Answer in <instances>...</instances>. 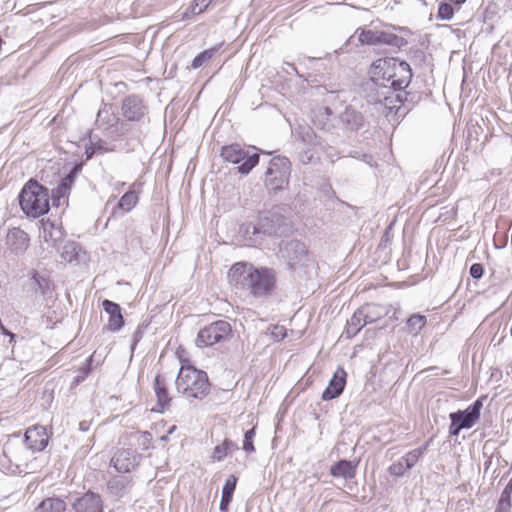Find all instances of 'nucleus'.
Masks as SVG:
<instances>
[{
  "instance_id": "7ed1b4c3",
  "label": "nucleus",
  "mask_w": 512,
  "mask_h": 512,
  "mask_svg": "<svg viewBox=\"0 0 512 512\" xmlns=\"http://www.w3.org/2000/svg\"><path fill=\"white\" fill-rule=\"evenodd\" d=\"M22 211L32 218L46 214L49 209V190L37 181L30 179L22 188L19 195Z\"/></svg>"
},
{
  "instance_id": "39448f33",
  "label": "nucleus",
  "mask_w": 512,
  "mask_h": 512,
  "mask_svg": "<svg viewBox=\"0 0 512 512\" xmlns=\"http://www.w3.org/2000/svg\"><path fill=\"white\" fill-rule=\"evenodd\" d=\"M404 98L406 99L402 93L392 91L386 85L378 86L374 83L367 95V102L391 121L390 117L395 116L400 110Z\"/></svg>"
},
{
  "instance_id": "603ef678",
  "label": "nucleus",
  "mask_w": 512,
  "mask_h": 512,
  "mask_svg": "<svg viewBox=\"0 0 512 512\" xmlns=\"http://www.w3.org/2000/svg\"><path fill=\"white\" fill-rule=\"evenodd\" d=\"M469 274L473 279H480L484 274V268L480 263H474L469 269Z\"/></svg>"
},
{
  "instance_id": "412c9836",
  "label": "nucleus",
  "mask_w": 512,
  "mask_h": 512,
  "mask_svg": "<svg viewBox=\"0 0 512 512\" xmlns=\"http://www.w3.org/2000/svg\"><path fill=\"white\" fill-rule=\"evenodd\" d=\"M293 135L303 144L308 146H318L322 151H326V146L323 142L317 137L314 130L307 125H298L293 128Z\"/></svg>"
},
{
  "instance_id": "f8f14e48",
  "label": "nucleus",
  "mask_w": 512,
  "mask_h": 512,
  "mask_svg": "<svg viewBox=\"0 0 512 512\" xmlns=\"http://www.w3.org/2000/svg\"><path fill=\"white\" fill-rule=\"evenodd\" d=\"M14 442L23 444L25 452L30 450L31 453L40 452L44 450L49 442L47 430L43 426H33L26 430L24 440H19V435H14Z\"/></svg>"
},
{
  "instance_id": "8fccbe9b",
  "label": "nucleus",
  "mask_w": 512,
  "mask_h": 512,
  "mask_svg": "<svg viewBox=\"0 0 512 512\" xmlns=\"http://www.w3.org/2000/svg\"><path fill=\"white\" fill-rule=\"evenodd\" d=\"M287 336V330L284 326L275 325L271 329V337L275 341H281Z\"/></svg>"
},
{
  "instance_id": "bf43d9fd",
  "label": "nucleus",
  "mask_w": 512,
  "mask_h": 512,
  "mask_svg": "<svg viewBox=\"0 0 512 512\" xmlns=\"http://www.w3.org/2000/svg\"><path fill=\"white\" fill-rule=\"evenodd\" d=\"M175 430H176V426H175V425L171 426V427L168 429V431H167V435L172 434Z\"/></svg>"
},
{
  "instance_id": "2f4dec72",
  "label": "nucleus",
  "mask_w": 512,
  "mask_h": 512,
  "mask_svg": "<svg viewBox=\"0 0 512 512\" xmlns=\"http://www.w3.org/2000/svg\"><path fill=\"white\" fill-rule=\"evenodd\" d=\"M239 450V446L236 442L226 438L221 444L217 445L212 454V459L214 461L220 462L224 460L225 457L231 455L235 451Z\"/></svg>"
},
{
  "instance_id": "cd10ccee",
  "label": "nucleus",
  "mask_w": 512,
  "mask_h": 512,
  "mask_svg": "<svg viewBox=\"0 0 512 512\" xmlns=\"http://www.w3.org/2000/svg\"><path fill=\"white\" fill-rule=\"evenodd\" d=\"M366 325L367 323L363 317L362 311L357 309L347 321L343 335H345L346 338H352L356 336Z\"/></svg>"
},
{
  "instance_id": "aec40b11",
  "label": "nucleus",
  "mask_w": 512,
  "mask_h": 512,
  "mask_svg": "<svg viewBox=\"0 0 512 512\" xmlns=\"http://www.w3.org/2000/svg\"><path fill=\"white\" fill-rule=\"evenodd\" d=\"M29 237L20 228H13L7 234L6 243L15 254L23 253L28 247Z\"/></svg>"
},
{
  "instance_id": "79ce46f5",
  "label": "nucleus",
  "mask_w": 512,
  "mask_h": 512,
  "mask_svg": "<svg viewBox=\"0 0 512 512\" xmlns=\"http://www.w3.org/2000/svg\"><path fill=\"white\" fill-rule=\"evenodd\" d=\"M76 173L77 169L74 168L73 171H71L66 177H64L61 180L60 184L56 189V193L58 196L63 197L66 194V192L70 189Z\"/></svg>"
},
{
  "instance_id": "ea45409f",
  "label": "nucleus",
  "mask_w": 512,
  "mask_h": 512,
  "mask_svg": "<svg viewBox=\"0 0 512 512\" xmlns=\"http://www.w3.org/2000/svg\"><path fill=\"white\" fill-rule=\"evenodd\" d=\"M426 324V317L421 314H413L407 320V327L411 333L417 334Z\"/></svg>"
},
{
  "instance_id": "de8ad7c7",
  "label": "nucleus",
  "mask_w": 512,
  "mask_h": 512,
  "mask_svg": "<svg viewBox=\"0 0 512 512\" xmlns=\"http://www.w3.org/2000/svg\"><path fill=\"white\" fill-rule=\"evenodd\" d=\"M406 471H408V468L405 467V464L403 463L401 458L394 462L393 464H391L388 468V472L396 477L403 476Z\"/></svg>"
},
{
  "instance_id": "393cba45",
  "label": "nucleus",
  "mask_w": 512,
  "mask_h": 512,
  "mask_svg": "<svg viewBox=\"0 0 512 512\" xmlns=\"http://www.w3.org/2000/svg\"><path fill=\"white\" fill-rule=\"evenodd\" d=\"M358 462L339 460L330 467V474L333 477H342L346 480L353 479L356 475Z\"/></svg>"
},
{
  "instance_id": "a19ab883",
  "label": "nucleus",
  "mask_w": 512,
  "mask_h": 512,
  "mask_svg": "<svg viewBox=\"0 0 512 512\" xmlns=\"http://www.w3.org/2000/svg\"><path fill=\"white\" fill-rule=\"evenodd\" d=\"M217 50L218 49L216 47H213L199 53L192 61V68L198 69L202 67L206 62H208L213 57Z\"/></svg>"
},
{
  "instance_id": "680f3d73",
  "label": "nucleus",
  "mask_w": 512,
  "mask_h": 512,
  "mask_svg": "<svg viewBox=\"0 0 512 512\" xmlns=\"http://www.w3.org/2000/svg\"><path fill=\"white\" fill-rule=\"evenodd\" d=\"M325 111L330 114V109L329 108H325Z\"/></svg>"
},
{
  "instance_id": "864d4df0",
  "label": "nucleus",
  "mask_w": 512,
  "mask_h": 512,
  "mask_svg": "<svg viewBox=\"0 0 512 512\" xmlns=\"http://www.w3.org/2000/svg\"><path fill=\"white\" fill-rule=\"evenodd\" d=\"M314 158V154L313 152L311 151V149H307V150H303L300 154H299V160L302 164H309L312 162Z\"/></svg>"
},
{
  "instance_id": "c85d7f7f",
  "label": "nucleus",
  "mask_w": 512,
  "mask_h": 512,
  "mask_svg": "<svg viewBox=\"0 0 512 512\" xmlns=\"http://www.w3.org/2000/svg\"><path fill=\"white\" fill-rule=\"evenodd\" d=\"M154 390L157 396L158 406L161 408L159 411H162L170 405L171 398L168 394L166 381L161 375H157L154 379Z\"/></svg>"
},
{
  "instance_id": "13d9d810",
  "label": "nucleus",
  "mask_w": 512,
  "mask_h": 512,
  "mask_svg": "<svg viewBox=\"0 0 512 512\" xmlns=\"http://www.w3.org/2000/svg\"><path fill=\"white\" fill-rule=\"evenodd\" d=\"M93 154H94V150H92L90 152L88 148L86 149V157H87V159L91 158Z\"/></svg>"
},
{
  "instance_id": "3c124183",
  "label": "nucleus",
  "mask_w": 512,
  "mask_h": 512,
  "mask_svg": "<svg viewBox=\"0 0 512 512\" xmlns=\"http://www.w3.org/2000/svg\"><path fill=\"white\" fill-rule=\"evenodd\" d=\"M250 226H255V224H252V223L245 224L241 228V231H242L244 237L248 238L251 241L252 245H256L259 242L257 239L253 238V236H255V235L252 233V228H249ZM256 236L259 237L260 235H256Z\"/></svg>"
},
{
  "instance_id": "a18cd8bd",
  "label": "nucleus",
  "mask_w": 512,
  "mask_h": 512,
  "mask_svg": "<svg viewBox=\"0 0 512 512\" xmlns=\"http://www.w3.org/2000/svg\"><path fill=\"white\" fill-rule=\"evenodd\" d=\"M512 508L511 495L502 492L497 503L495 512H510Z\"/></svg>"
},
{
  "instance_id": "7c9ffc66",
  "label": "nucleus",
  "mask_w": 512,
  "mask_h": 512,
  "mask_svg": "<svg viewBox=\"0 0 512 512\" xmlns=\"http://www.w3.org/2000/svg\"><path fill=\"white\" fill-rule=\"evenodd\" d=\"M237 478L234 475L229 476L222 488V496L220 501V510L226 512L229 504L232 501L233 494L236 488Z\"/></svg>"
},
{
  "instance_id": "49530a36",
  "label": "nucleus",
  "mask_w": 512,
  "mask_h": 512,
  "mask_svg": "<svg viewBox=\"0 0 512 512\" xmlns=\"http://www.w3.org/2000/svg\"><path fill=\"white\" fill-rule=\"evenodd\" d=\"M134 437L137 440L139 446H141L144 450L149 449L152 442V434L148 431L137 432Z\"/></svg>"
},
{
  "instance_id": "b1692460",
  "label": "nucleus",
  "mask_w": 512,
  "mask_h": 512,
  "mask_svg": "<svg viewBox=\"0 0 512 512\" xmlns=\"http://www.w3.org/2000/svg\"><path fill=\"white\" fill-rule=\"evenodd\" d=\"M340 120L346 129L350 131L359 130L364 124L363 115L351 106L346 107L340 115Z\"/></svg>"
},
{
  "instance_id": "c9c22d12",
  "label": "nucleus",
  "mask_w": 512,
  "mask_h": 512,
  "mask_svg": "<svg viewBox=\"0 0 512 512\" xmlns=\"http://www.w3.org/2000/svg\"><path fill=\"white\" fill-rule=\"evenodd\" d=\"M379 44H384L400 49L406 46L408 44V41L405 38L400 37L394 33L380 31Z\"/></svg>"
},
{
  "instance_id": "9b49d317",
  "label": "nucleus",
  "mask_w": 512,
  "mask_h": 512,
  "mask_svg": "<svg viewBox=\"0 0 512 512\" xmlns=\"http://www.w3.org/2000/svg\"><path fill=\"white\" fill-rule=\"evenodd\" d=\"M232 333L229 322L218 320L202 328L197 335L195 343L198 347H209L227 340Z\"/></svg>"
},
{
  "instance_id": "0eeeda50",
  "label": "nucleus",
  "mask_w": 512,
  "mask_h": 512,
  "mask_svg": "<svg viewBox=\"0 0 512 512\" xmlns=\"http://www.w3.org/2000/svg\"><path fill=\"white\" fill-rule=\"evenodd\" d=\"M27 459L23 444L10 439L0 456V470L11 475L27 473Z\"/></svg>"
},
{
  "instance_id": "20e7f679",
  "label": "nucleus",
  "mask_w": 512,
  "mask_h": 512,
  "mask_svg": "<svg viewBox=\"0 0 512 512\" xmlns=\"http://www.w3.org/2000/svg\"><path fill=\"white\" fill-rule=\"evenodd\" d=\"M177 391L187 398L203 399L210 389L206 372L193 366H182L176 379Z\"/></svg>"
},
{
  "instance_id": "e433bc0d",
  "label": "nucleus",
  "mask_w": 512,
  "mask_h": 512,
  "mask_svg": "<svg viewBox=\"0 0 512 512\" xmlns=\"http://www.w3.org/2000/svg\"><path fill=\"white\" fill-rule=\"evenodd\" d=\"M212 1L213 0H193L190 6L181 14V20H188L204 12Z\"/></svg>"
},
{
  "instance_id": "f3484780",
  "label": "nucleus",
  "mask_w": 512,
  "mask_h": 512,
  "mask_svg": "<svg viewBox=\"0 0 512 512\" xmlns=\"http://www.w3.org/2000/svg\"><path fill=\"white\" fill-rule=\"evenodd\" d=\"M40 237L47 245L51 246L55 250H59V245L62 244L64 240V233L61 227L56 226L53 222L47 220L42 221Z\"/></svg>"
},
{
  "instance_id": "72a5a7b5",
  "label": "nucleus",
  "mask_w": 512,
  "mask_h": 512,
  "mask_svg": "<svg viewBox=\"0 0 512 512\" xmlns=\"http://www.w3.org/2000/svg\"><path fill=\"white\" fill-rule=\"evenodd\" d=\"M29 287L35 294H40L42 296H46L51 292L50 281L38 273L33 274Z\"/></svg>"
},
{
  "instance_id": "423d86ee",
  "label": "nucleus",
  "mask_w": 512,
  "mask_h": 512,
  "mask_svg": "<svg viewBox=\"0 0 512 512\" xmlns=\"http://www.w3.org/2000/svg\"><path fill=\"white\" fill-rule=\"evenodd\" d=\"M279 256L288 267L294 271H304L315 268L316 262L306 245L299 240L282 241L279 246Z\"/></svg>"
},
{
  "instance_id": "dca6fc26",
  "label": "nucleus",
  "mask_w": 512,
  "mask_h": 512,
  "mask_svg": "<svg viewBox=\"0 0 512 512\" xmlns=\"http://www.w3.org/2000/svg\"><path fill=\"white\" fill-rule=\"evenodd\" d=\"M346 377V371L342 367H338L330 380L329 385L323 391L322 399L324 401H328L340 396L345 388Z\"/></svg>"
},
{
  "instance_id": "5fc2aeb1",
  "label": "nucleus",
  "mask_w": 512,
  "mask_h": 512,
  "mask_svg": "<svg viewBox=\"0 0 512 512\" xmlns=\"http://www.w3.org/2000/svg\"><path fill=\"white\" fill-rule=\"evenodd\" d=\"M90 428V422L84 420L79 423V430L82 432L88 431Z\"/></svg>"
},
{
  "instance_id": "c756f323",
  "label": "nucleus",
  "mask_w": 512,
  "mask_h": 512,
  "mask_svg": "<svg viewBox=\"0 0 512 512\" xmlns=\"http://www.w3.org/2000/svg\"><path fill=\"white\" fill-rule=\"evenodd\" d=\"M56 251L62 260L70 263L78 260L81 246L74 241L63 240L62 244L59 245V250Z\"/></svg>"
},
{
  "instance_id": "c03bdc74",
  "label": "nucleus",
  "mask_w": 512,
  "mask_h": 512,
  "mask_svg": "<svg viewBox=\"0 0 512 512\" xmlns=\"http://www.w3.org/2000/svg\"><path fill=\"white\" fill-rule=\"evenodd\" d=\"M255 435H256L255 428H251L245 432L242 449L246 453H253L255 451V447L253 444Z\"/></svg>"
},
{
  "instance_id": "a878e982",
  "label": "nucleus",
  "mask_w": 512,
  "mask_h": 512,
  "mask_svg": "<svg viewBox=\"0 0 512 512\" xmlns=\"http://www.w3.org/2000/svg\"><path fill=\"white\" fill-rule=\"evenodd\" d=\"M138 202V195L135 191H127L114 207L112 216H122L124 213L130 212Z\"/></svg>"
},
{
  "instance_id": "1a4fd4ad",
  "label": "nucleus",
  "mask_w": 512,
  "mask_h": 512,
  "mask_svg": "<svg viewBox=\"0 0 512 512\" xmlns=\"http://www.w3.org/2000/svg\"><path fill=\"white\" fill-rule=\"evenodd\" d=\"M291 163L283 156L273 157L265 172V186L274 192L284 189L289 183Z\"/></svg>"
},
{
  "instance_id": "bb28decb",
  "label": "nucleus",
  "mask_w": 512,
  "mask_h": 512,
  "mask_svg": "<svg viewBox=\"0 0 512 512\" xmlns=\"http://www.w3.org/2000/svg\"><path fill=\"white\" fill-rule=\"evenodd\" d=\"M118 121V118L111 105H103L99 109L96 117V125L99 128L108 129L114 126Z\"/></svg>"
},
{
  "instance_id": "4468645a",
  "label": "nucleus",
  "mask_w": 512,
  "mask_h": 512,
  "mask_svg": "<svg viewBox=\"0 0 512 512\" xmlns=\"http://www.w3.org/2000/svg\"><path fill=\"white\" fill-rule=\"evenodd\" d=\"M122 115L128 121H140L147 113V106L138 95H129L122 101Z\"/></svg>"
},
{
  "instance_id": "58836bf2",
  "label": "nucleus",
  "mask_w": 512,
  "mask_h": 512,
  "mask_svg": "<svg viewBox=\"0 0 512 512\" xmlns=\"http://www.w3.org/2000/svg\"><path fill=\"white\" fill-rule=\"evenodd\" d=\"M379 32L380 31H376V30L361 29L359 32L358 40L361 44L378 45L379 44Z\"/></svg>"
},
{
  "instance_id": "6e6552de",
  "label": "nucleus",
  "mask_w": 512,
  "mask_h": 512,
  "mask_svg": "<svg viewBox=\"0 0 512 512\" xmlns=\"http://www.w3.org/2000/svg\"><path fill=\"white\" fill-rule=\"evenodd\" d=\"M222 158L233 164H240L238 171L241 174H248L259 161V154L255 147L243 148L239 144H231L222 148Z\"/></svg>"
},
{
  "instance_id": "4d7b16f0",
  "label": "nucleus",
  "mask_w": 512,
  "mask_h": 512,
  "mask_svg": "<svg viewBox=\"0 0 512 512\" xmlns=\"http://www.w3.org/2000/svg\"><path fill=\"white\" fill-rule=\"evenodd\" d=\"M449 1L455 5H461L466 2V0H449Z\"/></svg>"
},
{
  "instance_id": "4c0bfd02",
  "label": "nucleus",
  "mask_w": 512,
  "mask_h": 512,
  "mask_svg": "<svg viewBox=\"0 0 512 512\" xmlns=\"http://www.w3.org/2000/svg\"><path fill=\"white\" fill-rule=\"evenodd\" d=\"M427 448V444L424 447L416 448L406 453L401 460L405 464V467L410 470L418 462L419 458L423 455Z\"/></svg>"
},
{
  "instance_id": "473e14b6",
  "label": "nucleus",
  "mask_w": 512,
  "mask_h": 512,
  "mask_svg": "<svg viewBox=\"0 0 512 512\" xmlns=\"http://www.w3.org/2000/svg\"><path fill=\"white\" fill-rule=\"evenodd\" d=\"M66 503L58 497H48L35 508V512H64Z\"/></svg>"
},
{
  "instance_id": "f704fd0d",
  "label": "nucleus",
  "mask_w": 512,
  "mask_h": 512,
  "mask_svg": "<svg viewBox=\"0 0 512 512\" xmlns=\"http://www.w3.org/2000/svg\"><path fill=\"white\" fill-rule=\"evenodd\" d=\"M367 324L381 319L385 314L384 308L376 304H366L359 308Z\"/></svg>"
},
{
  "instance_id": "6ab92c4d",
  "label": "nucleus",
  "mask_w": 512,
  "mask_h": 512,
  "mask_svg": "<svg viewBox=\"0 0 512 512\" xmlns=\"http://www.w3.org/2000/svg\"><path fill=\"white\" fill-rule=\"evenodd\" d=\"M512 278V270L507 261L497 259L490 267V280L493 285L502 286Z\"/></svg>"
},
{
  "instance_id": "6e6d98bb",
  "label": "nucleus",
  "mask_w": 512,
  "mask_h": 512,
  "mask_svg": "<svg viewBox=\"0 0 512 512\" xmlns=\"http://www.w3.org/2000/svg\"><path fill=\"white\" fill-rule=\"evenodd\" d=\"M502 492L512 495V478Z\"/></svg>"
},
{
  "instance_id": "f03ea898",
  "label": "nucleus",
  "mask_w": 512,
  "mask_h": 512,
  "mask_svg": "<svg viewBox=\"0 0 512 512\" xmlns=\"http://www.w3.org/2000/svg\"><path fill=\"white\" fill-rule=\"evenodd\" d=\"M373 66L375 69L374 74H381L382 79L389 83V85H385L392 91L400 93L408 87L411 81L412 70L405 61H399L395 58H384L375 61Z\"/></svg>"
},
{
  "instance_id": "9d476101",
  "label": "nucleus",
  "mask_w": 512,
  "mask_h": 512,
  "mask_svg": "<svg viewBox=\"0 0 512 512\" xmlns=\"http://www.w3.org/2000/svg\"><path fill=\"white\" fill-rule=\"evenodd\" d=\"M482 407V401L478 399L466 409L450 413L449 434L458 436L461 430L472 428L480 418Z\"/></svg>"
},
{
  "instance_id": "052dcab7",
  "label": "nucleus",
  "mask_w": 512,
  "mask_h": 512,
  "mask_svg": "<svg viewBox=\"0 0 512 512\" xmlns=\"http://www.w3.org/2000/svg\"><path fill=\"white\" fill-rule=\"evenodd\" d=\"M161 440H162V441H166V440H167V435L162 436V437H161Z\"/></svg>"
},
{
  "instance_id": "a211bd4d",
  "label": "nucleus",
  "mask_w": 512,
  "mask_h": 512,
  "mask_svg": "<svg viewBox=\"0 0 512 512\" xmlns=\"http://www.w3.org/2000/svg\"><path fill=\"white\" fill-rule=\"evenodd\" d=\"M104 311L109 315L106 329L111 332H118L124 326V318L119 304L105 299L102 302Z\"/></svg>"
},
{
  "instance_id": "4be33fe9",
  "label": "nucleus",
  "mask_w": 512,
  "mask_h": 512,
  "mask_svg": "<svg viewBox=\"0 0 512 512\" xmlns=\"http://www.w3.org/2000/svg\"><path fill=\"white\" fill-rule=\"evenodd\" d=\"M278 219L270 214L263 213L259 216L257 223L255 226H250L252 228V233L254 235H274L277 233L276 222Z\"/></svg>"
},
{
  "instance_id": "2eb2a0df",
  "label": "nucleus",
  "mask_w": 512,
  "mask_h": 512,
  "mask_svg": "<svg viewBox=\"0 0 512 512\" xmlns=\"http://www.w3.org/2000/svg\"><path fill=\"white\" fill-rule=\"evenodd\" d=\"M72 508L75 512H102L103 502L99 494L88 491L73 501Z\"/></svg>"
},
{
  "instance_id": "ddd939ff",
  "label": "nucleus",
  "mask_w": 512,
  "mask_h": 512,
  "mask_svg": "<svg viewBox=\"0 0 512 512\" xmlns=\"http://www.w3.org/2000/svg\"><path fill=\"white\" fill-rule=\"evenodd\" d=\"M142 455L137 453L136 450L131 448H122L115 452L111 458L110 465L113 466L117 472L130 473L141 462Z\"/></svg>"
},
{
  "instance_id": "f257e3e1",
  "label": "nucleus",
  "mask_w": 512,
  "mask_h": 512,
  "mask_svg": "<svg viewBox=\"0 0 512 512\" xmlns=\"http://www.w3.org/2000/svg\"><path fill=\"white\" fill-rule=\"evenodd\" d=\"M228 280L237 290L256 298L270 295L275 287V274L269 268H256L250 263L237 262L228 271Z\"/></svg>"
},
{
  "instance_id": "09e8293b",
  "label": "nucleus",
  "mask_w": 512,
  "mask_h": 512,
  "mask_svg": "<svg viewBox=\"0 0 512 512\" xmlns=\"http://www.w3.org/2000/svg\"><path fill=\"white\" fill-rule=\"evenodd\" d=\"M438 18L441 20H450L453 17V8L450 4L442 2L438 7Z\"/></svg>"
},
{
  "instance_id": "37998d69",
  "label": "nucleus",
  "mask_w": 512,
  "mask_h": 512,
  "mask_svg": "<svg viewBox=\"0 0 512 512\" xmlns=\"http://www.w3.org/2000/svg\"><path fill=\"white\" fill-rule=\"evenodd\" d=\"M91 364H92V356L88 357L86 359L85 364L78 369L77 375L74 377V379L72 381L73 385H78L79 383H81L82 381L85 380V378L88 376V374L91 371Z\"/></svg>"
},
{
  "instance_id": "5701e85b",
  "label": "nucleus",
  "mask_w": 512,
  "mask_h": 512,
  "mask_svg": "<svg viewBox=\"0 0 512 512\" xmlns=\"http://www.w3.org/2000/svg\"><path fill=\"white\" fill-rule=\"evenodd\" d=\"M132 488V478L130 476H114L111 477L107 482L108 492L121 498L127 495Z\"/></svg>"
}]
</instances>
